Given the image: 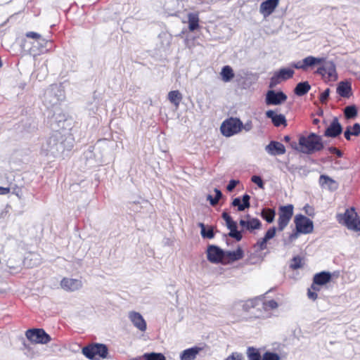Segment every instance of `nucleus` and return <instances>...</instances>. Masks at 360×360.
<instances>
[{
	"instance_id": "412c9836",
	"label": "nucleus",
	"mask_w": 360,
	"mask_h": 360,
	"mask_svg": "<svg viewBox=\"0 0 360 360\" xmlns=\"http://www.w3.org/2000/svg\"><path fill=\"white\" fill-rule=\"evenodd\" d=\"M279 0H266L259 6V12L264 17L270 15L278 6Z\"/></svg>"
},
{
	"instance_id": "a19ab883",
	"label": "nucleus",
	"mask_w": 360,
	"mask_h": 360,
	"mask_svg": "<svg viewBox=\"0 0 360 360\" xmlns=\"http://www.w3.org/2000/svg\"><path fill=\"white\" fill-rule=\"evenodd\" d=\"M262 360H280V356L276 353L266 352L263 354Z\"/></svg>"
},
{
	"instance_id": "7c9ffc66",
	"label": "nucleus",
	"mask_w": 360,
	"mask_h": 360,
	"mask_svg": "<svg viewBox=\"0 0 360 360\" xmlns=\"http://www.w3.org/2000/svg\"><path fill=\"white\" fill-rule=\"evenodd\" d=\"M360 134V124L355 123L352 127L349 126L347 127L344 132L345 139L348 141L351 139V136H358Z\"/></svg>"
},
{
	"instance_id": "a211bd4d",
	"label": "nucleus",
	"mask_w": 360,
	"mask_h": 360,
	"mask_svg": "<svg viewBox=\"0 0 360 360\" xmlns=\"http://www.w3.org/2000/svg\"><path fill=\"white\" fill-rule=\"evenodd\" d=\"M82 282L79 279L63 278L60 281L61 288L66 291H76L82 288Z\"/></svg>"
},
{
	"instance_id": "49530a36",
	"label": "nucleus",
	"mask_w": 360,
	"mask_h": 360,
	"mask_svg": "<svg viewBox=\"0 0 360 360\" xmlns=\"http://www.w3.org/2000/svg\"><path fill=\"white\" fill-rule=\"evenodd\" d=\"M229 236L235 238L237 241H240L242 239V234L240 231L237 230H231V231L229 232Z\"/></svg>"
},
{
	"instance_id": "0e129e2a",
	"label": "nucleus",
	"mask_w": 360,
	"mask_h": 360,
	"mask_svg": "<svg viewBox=\"0 0 360 360\" xmlns=\"http://www.w3.org/2000/svg\"><path fill=\"white\" fill-rule=\"evenodd\" d=\"M235 223L236 222L232 219V218H231L230 219L226 221V226L227 227L230 226L231 225H232L233 224H235Z\"/></svg>"
},
{
	"instance_id": "f3484780",
	"label": "nucleus",
	"mask_w": 360,
	"mask_h": 360,
	"mask_svg": "<svg viewBox=\"0 0 360 360\" xmlns=\"http://www.w3.org/2000/svg\"><path fill=\"white\" fill-rule=\"evenodd\" d=\"M225 252L216 245H210L207 248V259L212 263H219L224 259Z\"/></svg>"
},
{
	"instance_id": "aec40b11",
	"label": "nucleus",
	"mask_w": 360,
	"mask_h": 360,
	"mask_svg": "<svg viewBox=\"0 0 360 360\" xmlns=\"http://www.w3.org/2000/svg\"><path fill=\"white\" fill-rule=\"evenodd\" d=\"M342 131V128L337 117H334L326 129L324 136L326 137L335 138Z\"/></svg>"
},
{
	"instance_id": "37998d69",
	"label": "nucleus",
	"mask_w": 360,
	"mask_h": 360,
	"mask_svg": "<svg viewBox=\"0 0 360 360\" xmlns=\"http://www.w3.org/2000/svg\"><path fill=\"white\" fill-rule=\"evenodd\" d=\"M232 205L234 207H238V211H243L245 210V206L243 205V203H241V200L240 198H236L235 199H233V200L232 201Z\"/></svg>"
},
{
	"instance_id": "864d4df0",
	"label": "nucleus",
	"mask_w": 360,
	"mask_h": 360,
	"mask_svg": "<svg viewBox=\"0 0 360 360\" xmlns=\"http://www.w3.org/2000/svg\"><path fill=\"white\" fill-rule=\"evenodd\" d=\"M253 127L252 122L251 120H248L243 127V129L245 131H250Z\"/></svg>"
},
{
	"instance_id": "e433bc0d",
	"label": "nucleus",
	"mask_w": 360,
	"mask_h": 360,
	"mask_svg": "<svg viewBox=\"0 0 360 360\" xmlns=\"http://www.w3.org/2000/svg\"><path fill=\"white\" fill-rule=\"evenodd\" d=\"M142 357L145 360H166L162 354L155 352L145 353Z\"/></svg>"
},
{
	"instance_id": "1a4fd4ad",
	"label": "nucleus",
	"mask_w": 360,
	"mask_h": 360,
	"mask_svg": "<svg viewBox=\"0 0 360 360\" xmlns=\"http://www.w3.org/2000/svg\"><path fill=\"white\" fill-rule=\"evenodd\" d=\"M25 335L29 340L37 344H47L51 340L50 335L41 328L29 329Z\"/></svg>"
},
{
	"instance_id": "603ef678",
	"label": "nucleus",
	"mask_w": 360,
	"mask_h": 360,
	"mask_svg": "<svg viewBox=\"0 0 360 360\" xmlns=\"http://www.w3.org/2000/svg\"><path fill=\"white\" fill-rule=\"evenodd\" d=\"M250 197L249 195L245 194L243 195V198H242L243 204L245 206V209L249 208L250 207Z\"/></svg>"
},
{
	"instance_id": "4468645a",
	"label": "nucleus",
	"mask_w": 360,
	"mask_h": 360,
	"mask_svg": "<svg viewBox=\"0 0 360 360\" xmlns=\"http://www.w3.org/2000/svg\"><path fill=\"white\" fill-rule=\"evenodd\" d=\"M287 96L283 91L269 90L266 94L265 102L267 105H277L284 103Z\"/></svg>"
},
{
	"instance_id": "6e6552de",
	"label": "nucleus",
	"mask_w": 360,
	"mask_h": 360,
	"mask_svg": "<svg viewBox=\"0 0 360 360\" xmlns=\"http://www.w3.org/2000/svg\"><path fill=\"white\" fill-rule=\"evenodd\" d=\"M108 347L103 344L89 345L82 349V354L86 358L91 360H97L98 358H105L108 355Z\"/></svg>"
},
{
	"instance_id": "f03ea898",
	"label": "nucleus",
	"mask_w": 360,
	"mask_h": 360,
	"mask_svg": "<svg viewBox=\"0 0 360 360\" xmlns=\"http://www.w3.org/2000/svg\"><path fill=\"white\" fill-rule=\"evenodd\" d=\"M300 152L306 154H311L321 150L324 146L321 136L315 133H310L308 136H300L299 138Z\"/></svg>"
},
{
	"instance_id": "ea45409f",
	"label": "nucleus",
	"mask_w": 360,
	"mask_h": 360,
	"mask_svg": "<svg viewBox=\"0 0 360 360\" xmlns=\"http://www.w3.org/2000/svg\"><path fill=\"white\" fill-rule=\"evenodd\" d=\"M290 267L293 270L302 267V258L299 256L294 257L291 260Z\"/></svg>"
},
{
	"instance_id": "c03bdc74",
	"label": "nucleus",
	"mask_w": 360,
	"mask_h": 360,
	"mask_svg": "<svg viewBox=\"0 0 360 360\" xmlns=\"http://www.w3.org/2000/svg\"><path fill=\"white\" fill-rule=\"evenodd\" d=\"M251 181L255 184H257L259 186V188H264V182L259 176H252L251 178Z\"/></svg>"
},
{
	"instance_id": "f257e3e1",
	"label": "nucleus",
	"mask_w": 360,
	"mask_h": 360,
	"mask_svg": "<svg viewBox=\"0 0 360 360\" xmlns=\"http://www.w3.org/2000/svg\"><path fill=\"white\" fill-rule=\"evenodd\" d=\"M323 61V58L309 56L301 60L292 62L290 63V67L281 68L274 72L270 79L269 86L272 89L282 81L292 78L295 74L293 68L307 71L309 68H311L316 65H319V63H321Z\"/></svg>"
},
{
	"instance_id": "09e8293b",
	"label": "nucleus",
	"mask_w": 360,
	"mask_h": 360,
	"mask_svg": "<svg viewBox=\"0 0 360 360\" xmlns=\"http://www.w3.org/2000/svg\"><path fill=\"white\" fill-rule=\"evenodd\" d=\"M329 94H330V89H326L323 92H322L321 94L320 98H319L320 101L322 103H325L329 97Z\"/></svg>"
},
{
	"instance_id": "72a5a7b5",
	"label": "nucleus",
	"mask_w": 360,
	"mask_h": 360,
	"mask_svg": "<svg viewBox=\"0 0 360 360\" xmlns=\"http://www.w3.org/2000/svg\"><path fill=\"white\" fill-rule=\"evenodd\" d=\"M276 212L274 210L271 208H264L261 212L262 217L268 223H271L274 220Z\"/></svg>"
},
{
	"instance_id": "4c0bfd02",
	"label": "nucleus",
	"mask_w": 360,
	"mask_h": 360,
	"mask_svg": "<svg viewBox=\"0 0 360 360\" xmlns=\"http://www.w3.org/2000/svg\"><path fill=\"white\" fill-rule=\"evenodd\" d=\"M344 113L347 119H352L356 117L357 110L354 105H349L345 108Z\"/></svg>"
},
{
	"instance_id": "2f4dec72",
	"label": "nucleus",
	"mask_w": 360,
	"mask_h": 360,
	"mask_svg": "<svg viewBox=\"0 0 360 360\" xmlns=\"http://www.w3.org/2000/svg\"><path fill=\"white\" fill-rule=\"evenodd\" d=\"M261 297H262V300L260 302V305L265 312L269 310L275 309L278 307V303L274 300H267L265 299L264 296Z\"/></svg>"
},
{
	"instance_id": "bb28decb",
	"label": "nucleus",
	"mask_w": 360,
	"mask_h": 360,
	"mask_svg": "<svg viewBox=\"0 0 360 360\" xmlns=\"http://www.w3.org/2000/svg\"><path fill=\"white\" fill-rule=\"evenodd\" d=\"M199 15L198 13H189L188 14V29L191 32L199 27Z\"/></svg>"
},
{
	"instance_id": "c9c22d12",
	"label": "nucleus",
	"mask_w": 360,
	"mask_h": 360,
	"mask_svg": "<svg viewBox=\"0 0 360 360\" xmlns=\"http://www.w3.org/2000/svg\"><path fill=\"white\" fill-rule=\"evenodd\" d=\"M247 356L248 360H261L260 353L257 349L252 347H249L248 348Z\"/></svg>"
},
{
	"instance_id": "8fccbe9b",
	"label": "nucleus",
	"mask_w": 360,
	"mask_h": 360,
	"mask_svg": "<svg viewBox=\"0 0 360 360\" xmlns=\"http://www.w3.org/2000/svg\"><path fill=\"white\" fill-rule=\"evenodd\" d=\"M201 236L202 238H207L209 239L213 238L214 236V231L212 228H210L208 230H206L204 231L203 233H201Z\"/></svg>"
},
{
	"instance_id": "6e6d98bb",
	"label": "nucleus",
	"mask_w": 360,
	"mask_h": 360,
	"mask_svg": "<svg viewBox=\"0 0 360 360\" xmlns=\"http://www.w3.org/2000/svg\"><path fill=\"white\" fill-rule=\"evenodd\" d=\"M307 295H308V297L312 300H315L318 297L317 293L314 291H312L311 289L308 290Z\"/></svg>"
},
{
	"instance_id": "c756f323",
	"label": "nucleus",
	"mask_w": 360,
	"mask_h": 360,
	"mask_svg": "<svg viewBox=\"0 0 360 360\" xmlns=\"http://www.w3.org/2000/svg\"><path fill=\"white\" fill-rule=\"evenodd\" d=\"M220 75L224 82H230L235 76L232 68L229 65H225L222 68Z\"/></svg>"
},
{
	"instance_id": "0eeeda50",
	"label": "nucleus",
	"mask_w": 360,
	"mask_h": 360,
	"mask_svg": "<svg viewBox=\"0 0 360 360\" xmlns=\"http://www.w3.org/2000/svg\"><path fill=\"white\" fill-rule=\"evenodd\" d=\"M322 58L323 59V61L321 63L322 65L316 70L315 73L321 75L322 78L326 82L337 80L338 73L335 64L333 61H325V58Z\"/></svg>"
},
{
	"instance_id": "5fc2aeb1",
	"label": "nucleus",
	"mask_w": 360,
	"mask_h": 360,
	"mask_svg": "<svg viewBox=\"0 0 360 360\" xmlns=\"http://www.w3.org/2000/svg\"><path fill=\"white\" fill-rule=\"evenodd\" d=\"M328 150H329V152L330 153L336 154L338 157H342V152L340 150H338V148H336L335 147H333V146L329 147L328 148Z\"/></svg>"
},
{
	"instance_id": "69168bd1",
	"label": "nucleus",
	"mask_w": 360,
	"mask_h": 360,
	"mask_svg": "<svg viewBox=\"0 0 360 360\" xmlns=\"http://www.w3.org/2000/svg\"><path fill=\"white\" fill-rule=\"evenodd\" d=\"M235 223L236 222L232 219V218H231L230 219L226 221V226L227 227L230 226L231 225H232L233 224H235Z\"/></svg>"
},
{
	"instance_id": "774afa93",
	"label": "nucleus",
	"mask_w": 360,
	"mask_h": 360,
	"mask_svg": "<svg viewBox=\"0 0 360 360\" xmlns=\"http://www.w3.org/2000/svg\"><path fill=\"white\" fill-rule=\"evenodd\" d=\"M255 317L256 318H264L265 315L264 314V313L262 311H260V313L258 315H257Z\"/></svg>"
},
{
	"instance_id": "680f3d73",
	"label": "nucleus",
	"mask_w": 360,
	"mask_h": 360,
	"mask_svg": "<svg viewBox=\"0 0 360 360\" xmlns=\"http://www.w3.org/2000/svg\"><path fill=\"white\" fill-rule=\"evenodd\" d=\"M198 226L201 229V232L200 233H203L204 231L206 229L205 224L203 223L200 222V223H198Z\"/></svg>"
},
{
	"instance_id": "58836bf2",
	"label": "nucleus",
	"mask_w": 360,
	"mask_h": 360,
	"mask_svg": "<svg viewBox=\"0 0 360 360\" xmlns=\"http://www.w3.org/2000/svg\"><path fill=\"white\" fill-rule=\"evenodd\" d=\"M215 197L213 198L211 195H208L207 196V200L210 201V204L214 206L217 205L219 200V199L222 196V193L221 191L218 188H214Z\"/></svg>"
},
{
	"instance_id": "9b49d317",
	"label": "nucleus",
	"mask_w": 360,
	"mask_h": 360,
	"mask_svg": "<svg viewBox=\"0 0 360 360\" xmlns=\"http://www.w3.org/2000/svg\"><path fill=\"white\" fill-rule=\"evenodd\" d=\"M293 208L292 205L281 206L279 208L278 219V231H283L288 224L293 215Z\"/></svg>"
},
{
	"instance_id": "f8f14e48",
	"label": "nucleus",
	"mask_w": 360,
	"mask_h": 360,
	"mask_svg": "<svg viewBox=\"0 0 360 360\" xmlns=\"http://www.w3.org/2000/svg\"><path fill=\"white\" fill-rule=\"evenodd\" d=\"M25 36L27 38L34 39L32 47L30 49V53L36 54L37 52H42L43 49L46 48L48 41L39 34L34 32H28L25 34Z\"/></svg>"
},
{
	"instance_id": "393cba45",
	"label": "nucleus",
	"mask_w": 360,
	"mask_h": 360,
	"mask_svg": "<svg viewBox=\"0 0 360 360\" xmlns=\"http://www.w3.org/2000/svg\"><path fill=\"white\" fill-rule=\"evenodd\" d=\"M352 86L347 82H341L337 87V93L342 97L349 98L351 95Z\"/></svg>"
},
{
	"instance_id": "7ed1b4c3",
	"label": "nucleus",
	"mask_w": 360,
	"mask_h": 360,
	"mask_svg": "<svg viewBox=\"0 0 360 360\" xmlns=\"http://www.w3.org/2000/svg\"><path fill=\"white\" fill-rule=\"evenodd\" d=\"M62 136L60 131H53L41 145V154L45 156H56L61 149Z\"/></svg>"
},
{
	"instance_id": "4d7b16f0",
	"label": "nucleus",
	"mask_w": 360,
	"mask_h": 360,
	"mask_svg": "<svg viewBox=\"0 0 360 360\" xmlns=\"http://www.w3.org/2000/svg\"><path fill=\"white\" fill-rule=\"evenodd\" d=\"M290 145L292 148L300 152V146L299 145V142L297 143L296 141H291L290 142Z\"/></svg>"
},
{
	"instance_id": "052dcab7",
	"label": "nucleus",
	"mask_w": 360,
	"mask_h": 360,
	"mask_svg": "<svg viewBox=\"0 0 360 360\" xmlns=\"http://www.w3.org/2000/svg\"><path fill=\"white\" fill-rule=\"evenodd\" d=\"M221 217L224 219L225 221L226 220H229V219H230L231 218V216L227 212H224L222 213Z\"/></svg>"
},
{
	"instance_id": "2eb2a0df",
	"label": "nucleus",
	"mask_w": 360,
	"mask_h": 360,
	"mask_svg": "<svg viewBox=\"0 0 360 360\" xmlns=\"http://www.w3.org/2000/svg\"><path fill=\"white\" fill-rule=\"evenodd\" d=\"M239 224L243 231L252 232L254 230L260 229L262 226V223L257 218L251 217L249 214H247L245 219H241Z\"/></svg>"
},
{
	"instance_id": "de8ad7c7",
	"label": "nucleus",
	"mask_w": 360,
	"mask_h": 360,
	"mask_svg": "<svg viewBox=\"0 0 360 360\" xmlns=\"http://www.w3.org/2000/svg\"><path fill=\"white\" fill-rule=\"evenodd\" d=\"M276 228L275 227H271L267 231L266 233H265V236H264V238L266 239L267 240L273 238L274 236H275V234H276Z\"/></svg>"
},
{
	"instance_id": "dca6fc26",
	"label": "nucleus",
	"mask_w": 360,
	"mask_h": 360,
	"mask_svg": "<svg viewBox=\"0 0 360 360\" xmlns=\"http://www.w3.org/2000/svg\"><path fill=\"white\" fill-rule=\"evenodd\" d=\"M128 317L134 326L141 332H145L147 329V324L143 316L136 311H131L128 314Z\"/></svg>"
},
{
	"instance_id": "9d476101",
	"label": "nucleus",
	"mask_w": 360,
	"mask_h": 360,
	"mask_svg": "<svg viewBox=\"0 0 360 360\" xmlns=\"http://www.w3.org/2000/svg\"><path fill=\"white\" fill-rule=\"evenodd\" d=\"M294 222L297 232L299 233L307 234L311 233L314 230L313 221L301 214L295 216Z\"/></svg>"
},
{
	"instance_id": "39448f33",
	"label": "nucleus",
	"mask_w": 360,
	"mask_h": 360,
	"mask_svg": "<svg viewBox=\"0 0 360 360\" xmlns=\"http://www.w3.org/2000/svg\"><path fill=\"white\" fill-rule=\"evenodd\" d=\"M65 98V92L58 84L51 85L44 92L43 102L47 108L58 105Z\"/></svg>"
},
{
	"instance_id": "5701e85b",
	"label": "nucleus",
	"mask_w": 360,
	"mask_h": 360,
	"mask_svg": "<svg viewBox=\"0 0 360 360\" xmlns=\"http://www.w3.org/2000/svg\"><path fill=\"white\" fill-rule=\"evenodd\" d=\"M266 116L271 120L275 127H278L281 125L287 126L286 119L283 115L276 114L274 110H269L266 112Z\"/></svg>"
},
{
	"instance_id": "a18cd8bd",
	"label": "nucleus",
	"mask_w": 360,
	"mask_h": 360,
	"mask_svg": "<svg viewBox=\"0 0 360 360\" xmlns=\"http://www.w3.org/2000/svg\"><path fill=\"white\" fill-rule=\"evenodd\" d=\"M267 241L268 240L266 239L262 238L257 242L255 246H257L259 250H264L266 248Z\"/></svg>"
},
{
	"instance_id": "cd10ccee",
	"label": "nucleus",
	"mask_w": 360,
	"mask_h": 360,
	"mask_svg": "<svg viewBox=\"0 0 360 360\" xmlns=\"http://www.w3.org/2000/svg\"><path fill=\"white\" fill-rule=\"evenodd\" d=\"M224 259H229L231 262L239 260L243 257V251L241 248H238L235 251H226L225 252Z\"/></svg>"
},
{
	"instance_id": "c85d7f7f",
	"label": "nucleus",
	"mask_w": 360,
	"mask_h": 360,
	"mask_svg": "<svg viewBox=\"0 0 360 360\" xmlns=\"http://www.w3.org/2000/svg\"><path fill=\"white\" fill-rule=\"evenodd\" d=\"M311 89V86L308 82H300L294 89L295 94L298 96H302L307 94Z\"/></svg>"
},
{
	"instance_id": "ddd939ff",
	"label": "nucleus",
	"mask_w": 360,
	"mask_h": 360,
	"mask_svg": "<svg viewBox=\"0 0 360 360\" xmlns=\"http://www.w3.org/2000/svg\"><path fill=\"white\" fill-rule=\"evenodd\" d=\"M262 300V297H255L245 301H236L233 303V308L234 310H238L241 308L245 312H249L252 309L260 306Z\"/></svg>"
},
{
	"instance_id": "79ce46f5",
	"label": "nucleus",
	"mask_w": 360,
	"mask_h": 360,
	"mask_svg": "<svg viewBox=\"0 0 360 360\" xmlns=\"http://www.w3.org/2000/svg\"><path fill=\"white\" fill-rule=\"evenodd\" d=\"M225 360H244L243 354L239 352H232Z\"/></svg>"
},
{
	"instance_id": "423d86ee",
	"label": "nucleus",
	"mask_w": 360,
	"mask_h": 360,
	"mask_svg": "<svg viewBox=\"0 0 360 360\" xmlns=\"http://www.w3.org/2000/svg\"><path fill=\"white\" fill-rule=\"evenodd\" d=\"M243 127V124L239 118L229 117L221 123L220 130L224 136L231 137L240 133Z\"/></svg>"
},
{
	"instance_id": "473e14b6",
	"label": "nucleus",
	"mask_w": 360,
	"mask_h": 360,
	"mask_svg": "<svg viewBox=\"0 0 360 360\" xmlns=\"http://www.w3.org/2000/svg\"><path fill=\"white\" fill-rule=\"evenodd\" d=\"M41 263V258L39 255L36 253L30 254L25 259V264L30 267H34Z\"/></svg>"
},
{
	"instance_id": "3c124183",
	"label": "nucleus",
	"mask_w": 360,
	"mask_h": 360,
	"mask_svg": "<svg viewBox=\"0 0 360 360\" xmlns=\"http://www.w3.org/2000/svg\"><path fill=\"white\" fill-rule=\"evenodd\" d=\"M238 184H239V181L232 179L229 182V184L226 186V189L229 191H232Z\"/></svg>"
},
{
	"instance_id": "a878e982",
	"label": "nucleus",
	"mask_w": 360,
	"mask_h": 360,
	"mask_svg": "<svg viewBox=\"0 0 360 360\" xmlns=\"http://www.w3.org/2000/svg\"><path fill=\"white\" fill-rule=\"evenodd\" d=\"M331 279V274L328 271H321L316 274L314 276V283L318 285H325L328 283Z\"/></svg>"
},
{
	"instance_id": "4be33fe9",
	"label": "nucleus",
	"mask_w": 360,
	"mask_h": 360,
	"mask_svg": "<svg viewBox=\"0 0 360 360\" xmlns=\"http://www.w3.org/2000/svg\"><path fill=\"white\" fill-rule=\"evenodd\" d=\"M202 350V347L197 346L186 349L181 352L180 360H195Z\"/></svg>"
},
{
	"instance_id": "6ab92c4d",
	"label": "nucleus",
	"mask_w": 360,
	"mask_h": 360,
	"mask_svg": "<svg viewBox=\"0 0 360 360\" xmlns=\"http://www.w3.org/2000/svg\"><path fill=\"white\" fill-rule=\"evenodd\" d=\"M266 152L272 156L281 155L285 153V148L283 143L276 141H271L265 146Z\"/></svg>"
},
{
	"instance_id": "338daca9",
	"label": "nucleus",
	"mask_w": 360,
	"mask_h": 360,
	"mask_svg": "<svg viewBox=\"0 0 360 360\" xmlns=\"http://www.w3.org/2000/svg\"><path fill=\"white\" fill-rule=\"evenodd\" d=\"M230 231H231V230H236L237 229V224L236 223L235 224H233L232 225H231L230 226L227 227Z\"/></svg>"
},
{
	"instance_id": "b1692460",
	"label": "nucleus",
	"mask_w": 360,
	"mask_h": 360,
	"mask_svg": "<svg viewBox=\"0 0 360 360\" xmlns=\"http://www.w3.org/2000/svg\"><path fill=\"white\" fill-rule=\"evenodd\" d=\"M319 185L321 188H327L330 191H335L338 188V184L334 179H331L330 176L322 174L319 177Z\"/></svg>"
},
{
	"instance_id": "20e7f679",
	"label": "nucleus",
	"mask_w": 360,
	"mask_h": 360,
	"mask_svg": "<svg viewBox=\"0 0 360 360\" xmlns=\"http://www.w3.org/2000/svg\"><path fill=\"white\" fill-rule=\"evenodd\" d=\"M336 219L340 224L346 226L349 230L360 231V217L354 207L346 209L343 214H338Z\"/></svg>"
},
{
	"instance_id": "13d9d810",
	"label": "nucleus",
	"mask_w": 360,
	"mask_h": 360,
	"mask_svg": "<svg viewBox=\"0 0 360 360\" xmlns=\"http://www.w3.org/2000/svg\"><path fill=\"white\" fill-rule=\"evenodd\" d=\"M10 188L0 186V195H6L9 193Z\"/></svg>"
},
{
	"instance_id": "f704fd0d",
	"label": "nucleus",
	"mask_w": 360,
	"mask_h": 360,
	"mask_svg": "<svg viewBox=\"0 0 360 360\" xmlns=\"http://www.w3.org/2000/svg\"><path fill=\"white\" fill-rule=\"evenodd\" d=\"M168 99L172 103L178 106L182 99V95L178 90L171 91L168 94Z\"/></svg>"
},
{
	"instance_id": "e2e57ef3",
	"label": "nucleus",
	"mask_w": 360,
	"mask_h": 360,
	"mask_svg": "<svg viewBox=\"0 0 360 360\" xmlns=\"http://www.w3.org/2000/svg\"><path fill=\"white\" fill-rule=\"evenodd\" d=\"M198 226L201 229V232L200 233H203L204 231L206 229L205 224L203 223L200 222V223H198Z\"/></svg>"
},
{
	"instance_id": "bf43d9fd",
	"label": "nucleus",
	"mask_w": 360,
	"mask_h": 360,
	"mask_svg": "<svg viewBox=\"0 0 360 360\" xmlns=\"http://www.w3.org/2000/svg\"><path fill=\"white\" fill-rule=\"evenodd\" d=\"M318 284H315V283L313 282L312 285H311V290L314 292H317L320 290V288L318 286Z\"/></svg>"
}]
</instances>
